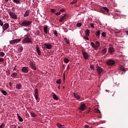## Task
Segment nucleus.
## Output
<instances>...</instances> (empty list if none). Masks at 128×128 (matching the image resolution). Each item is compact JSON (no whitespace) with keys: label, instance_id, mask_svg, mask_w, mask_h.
Here are the masks:
<instances>
[{"label":"nucleus","instance_id":"f257e3e1","mask_svg":"<svg viewBox=\"0 0 128 128\" xmlns=\"http://www.w3.org/2000/svg\"><path fill=\"white\" fill-rule=\"evenodd\" d=\"M32 24V22L30 20H24L21 23H20L19 24L20 26H25V28H30Z\"/></svg>","mask_w":128,"mask_h":128},{"label":"nucleus","instance_id":"f03ea898","mask_svg":"<svg viewBox=\"0 0 128 128\" xmlns=\"http://www.w3.org/2000/svg\"><path fill=\"white\" fill-rule=\"evenodd\" d=\"M22 42L23 44H32V38H29L28 36L26 35L25 38L23 39Z\"/></svg>","mask_w":128,"mask_h":128},{"label":"nucleus","instance_id":"7ed1b4c3","mask_svg":"<svg viewBox=\"0 0 128 128\" xmlns=\"http://www.w3.org/2000/svg\"><path fill=\"white\" fill-rule=\"evenodd\" d=\"M82 52L84 60H88L90 58V55H88L87 52H84V50H82Z\"/></svg>","mask_w":128,"mask_h":128},{"label":"nucleus","instance_id":"20e7f679","mask_svg":"<svg viewBox=\"0 0 128 128\" xmlns=\"http://www.w3.org/2000/svg\"><path fill=\"white\" fill-rule=\"evenodd\" d=\"M20 42V39H15L14 40H11L9 41L10 44H14L18 42Z\"/></svg>","mask_w":128,"mask_h":128},{"label":"nucleus","instance_id":"39448f33","mask_svg":"<svg viewBox=\"0 0 128 128\" xmlns=\"http://www.w3.org/2000/svg\"><path fill=\"white\" fill-rule=\"evenodd\" d=\"M44 50H46V48H47V50H51L52 46L51 45V44L46 43L44 44Z\"/></svg>","mask_w":128,"mask_h":128},{"label":"nucleus","instance_id":"423d86ee","mask_svg":"<svg viewBox=\"0 0 128 128\" xmlns=\"http://www.w3.org/2000/svg\"><path fill=\"white\" fill-rule=\"evenodd\" d=\"M114 64H116V62H114V60H108V62H106L107 66H114Z\"/></svg>","mask_w":128,"mask_h":128},{"label":"nucleus","instance_id":"0eeeda50","mask_svg":"<svg viewBox=\"0 0 128 128\" xmlns=\"http://www.w3.org/2000/svg\"><path fill=\"white\" fill-rule=\"evenodd\" d=\"M34 98L36 100H38V88H36L34 91Z\"/></svg>","mask_w":128,"mask_h":128},{"label":"nucleus","instance_id":"6e6552de","mask_svg":"<svg viewBox=\"0 0 128 128\" xmlns=\"http://www.w3.org/2000/svg\"><path fill=\"white\" fill-rule=\"evenodd\" d=\"M78 110L84 112V110H86V106L85 104H82L78 108Z\"/></svg>","mask_w":128,"mask_h":128},{"label":"nucleus","instance_id":"1a4fd4ad","mask_svg":"<svg viewBox=\"0 0 128 128\" xmlns=\"http://www.w3.org/2000/svg\"><path fill=\"white\" fill-rule=\"evenodd\" d=\"M104 70L102 68V67L98 66L97 67V72H98V74L99 76H100L102 74V72Z\"/></svg>","mask_w":128,"mask_h":128},{"label":"nucleus","instance_id":"9d476101","mask_svg":"<svg viewBox=\"0 0 128 128\" xmlns=\"http://www.w3.org/2000/svg\"><path fill=\"white\" fill-rule=\"evenodd\" d=\"M22 72L24 74H28V67L24 66L22 68Z\"/></svg>","mask_w":128,"mask_h":128},{"label":"nucleus","instance_id":"9b49d317","mask_svg":"<svg viewBox=\"0 0 128 128\" xmlns=\"http://www.w3.org/2000/svg\"><path fill=\"white\" fill-rule=\"evenodd\" d=\"M9 14L10 16L12 18H14L15 20H16L18 18V16H16V14L12 12H10L9 13Z\"/></svg>","mask_w":128,"mask_h":128},{"label":"nucleus","instance_id":"f8f14e48","mask_svg":"<svg viewBox=\"0 0 128 128\" xmlns=\"http://www.w3.org/2000/svg\"><path fill=\"white\" fill-rule=\"evenodd\" d=\"M8 26H10V25L8 23H6L2 26V30L4 32V30H6L8 28Z\"/></svg>","mask_w":128,"mask_h":128},{"label":"nucleus","instance_id":"ddd939ff","mask_svg":"<svg viewBox=\"0 0 128 128\" xmlns=\"http://www.w3.org/2000/svg\"><path fill=\"white\" fill-rule=\"evenodd\" d=\"M108 52L110 54H112L114 52V47H110L108 49Z\"/></svg>","mask_w":128,"mask_h":128},{"label":"nucleus","instance_id":"4468645a","mask_svg":"<svg viewBox=\"0 0 128 128\" xmlns=\"http://www.w3.org/2000/svg\"><path fill=\"white\" fill-rule=\"evenodd\" d=\"M67 15L66 14H64L63 16L60 18V19L59 20L60 22H62L66 18Z\"/></svg>","mask_w":128,"mask_h":128},{"label":"nucleus","instance_id":"2eb2a0df","mask_svg":"<svg viewBox=\"0 0 128 128\" xmlns=\"http://www.w3.org/2000/svg\"><path fill=\"white\" fill-rule=\"evenodd\" d=\"M36 50L38 56H42V52L40 50V47L38 46V45L36 46Z\"/></svg>","mask_w":128,"mask_h":128},{"label":"nucleus","instance_id":"dca6fc26","mask_svg":"<svg viewBox=\"0 0 128 128\" xmlns=\"http://www.w3.org/2000/svg\"><path fill=\"white\" fill-rule=\"evenodd\" d=\"M102 12H103V14H104V10L107 12H110V10H108V8L106 7H102Z\"/></svg>","mask_w":128,"mask_h":128},{"label":"nucleus","instance_id":"f3484780","mask_svg":"<svg viewBox=\"0 0 128 128\" xmlns=\"http://www.w3.org/2000/svg\"><path fill=\"white\" fill-rule=\"evenodd\" d=\"M95 44H96L95 45L96 50H98V48H100V42H98V41H96Z\"/></svg>","mask_w":128,"mask_h":128},{"label":"nucleus","instance_id":"a211bd4d","mask_svg":"<svg viewBox=\"0 0 128 128\" xmlns=\"http://www.w3.org/2000/svg\"><path fill=\"white\" fill-rule=\"evenodd\" d=\"M16 90H22V84L20 83L16 84Z\"/></svg>","mask_w":128,"mask_h":128},{"label":"nucleus","instance_id":"6ab92c4d","mask_svg":"<svg viewBox=\"0 0 128 128\" xmlns=\"http://www.w3.org/2000/svg\"><path fill=\"white\" fill-rule=\"evenodd\" d=\"M30 66H31L32 68L34 70H36V64H34L32 63H31L30 64Z\"/></svg>","mask_w":128,"mask_h":128},{"label":"nucleus","instance_id":"aec40b11","mask_svg":"<svg viewBox=\"0 0 128 128\" xmlns=\"http://www.w3.org/2000/svg\"><path fill=\"white\" fill-rule=\"evenodd\" d=\"M30 15V10H27L26 11L24 16V18H26V16H28Z\"/></svg>","mask_w":128,"mask_h":128},{"label":"nucleus","instance_id":"412c9836","mask_svg":"<svg viewBox=\"0 0 128 128\" xmlns=\"http://www.w3.org/2000/svg\"><path fill=\"white\" fill-rule=\"evenodd\" d=\"M11 76H12V78H18V73L14 72V73H12V74L11 75Z\"/></svg>","mask_w":128,"mask_h":128},{"label":"nucleus","instance_id":"4be33fe9","mask_svg":"<svg viewBox=\"0 0 128 128\" xmlns=\"http://www.w3.org/2000/svg\"><path fill=\"white\" fill-rule=\"evenodd\" d=\"M17 116L18 118V120L20 122H24V119L18 114H17Z\"/></svg>","mask_w":128,"mask_h":128},{"label":"nucleus","instance_id":"5701e85b","mask_svg":"<svg viewBox=\"0 0 128 128\" xmlns=\"http://www.w3.org/2000/svg\"><path fill=\"white\" fill-rule=\"evenodd\" d=\"M74 98H76V99H77V100L80 99V95L76 94V93H74Z\"/></svg>","mask_w":128,"mask_h":128},{"label":"nucleus","instance_id":"b1692460","mask_svg":"<svg viewBox=\"0 0 128 128\" xmlns=\"http://www.w3.org/2000/svg\"><path fill=\"white\" fill-rule=\"evenodd\" d=\"M53 98L56 100H58V96L54 93H53Z\"/></svg>","mask_w":128,"mask_h":128},{"label":"nucleus","instance_id":"393cba45","mask_svg":"<svg viewBox=\"0 0 128 128\" xmlns=\"http://www.w3.org/2000/svg\"><path fill=\"white\" fill-rule=\"evenodd\" d=\"M107 50L106 48H104L102 50V54H106Z\"/></svg>","mask_w":128,"mask_h":128},{"label":"nucleus","instance_id":"a878e982","mask_svg":"<svg viewBox=\"0 0 128 128\" xmlns=\"http://www.w3.org/2000/svg\"><path fill=\"white\" fill-rule=\"evenodd\" d=\"M100 30H98L96 32V36L98 38H100Z\"/></svg>","mask_w":128,"mask_h":128},{"label":"nucleus","instance_id":"bb28decb","mask_svg":"<svg viewBox=\"0 0 128 128\" xmlns=\"http://www.w3.org/2000/svg\"><path fill=\"white\" fill-rule=\"evenodd\" d=\"M30 115L31 116H32V118H36V116H38V115H36V114L34 112H30Z\"/></svg>","mask_w":128,"mask_h":128},{"label":"nucleus","instance_id":"cd10ccee","mask_svg":"<svg viewBox=\"0 0 128 128\" xmlns=\"http://www.w3.org/2000/svg\"><path fill=\"white\" fill-rule=\"evenodd\" d=\"M120 69L122 72H126V68H124V67L122 66H120Z\"/></svg>","mask_w":128,"mask_h":128},{"label":"nucleus","instance_id":"c85d7f7f","mask_svg":"<svg viewBox=\"0 0 128 128\" xmlns=\"http://www.w3.org/2000/svg\"><path fill=\"white\" fill-rule=\"evenodd\" d=\"M13 2H14V4H20V0H13Z\"/></svg>","mask_w":128,"mask_h":128},{"label":"nucleus","instance_id":"c756f323","mask_svg":"<svg viewBox=\"0 0 128 128\" xmlns=\"http://www.w3.org/2000/svg\"><path fill=\"white\" fill-rule=\"evenodd\" d=\"M44 32L45 34H48V26H44Z\"/></svg>","mask_w":128,"mask_h":128},{"label":"nucleus","instance_id":"7c9ffc66","mask_svg":"<svg viewBox=\"0 0 128 128\" xmlns=\"http://www.w3.org/2000/svg\"><path fill=\"white\" fill-rule=\"evenodd\" d=\"M23 48L22 46H19L18 47V52H22Z\"/></svg>","mask_w":128,"mask_h":128},{"label":"nucleus","instance_id":"2f4dec72","mask_svg":"<svg viewBox=\"0 0 128 128\" xmlns=\"http://www.w3.org/2000/svg\"><path fill=\"white\" fill-rule=\"evenodd\" d=\"M86 36H90V30L88 29L86 30L85 31Z\"/></svg>","mask_w":128,"mask_h":128},{"label":"nucleus","instance_id":"473e14b6","mask_svg":"<svg viewBox=\"0 0 128 128\" xmlns=\"http://www.w3.org/2000/svg\"><path fill=\"white\" fill-rule=\"evenodd\" d=\"M1 92L2 94H3L4 96H6V94H8V92H6V91L4 90H2Z\"/></svg>","mask_w":128,"mask_h":128},{"label":"nucleus","instance_id":"72a5a7b5","mask_svg":"<svg viewBox=\"0 0 128 128\" xmlns=\"http://www.w3.org/2000/svg\"><path fill=\"white\" fill-rule=\"evenodd\" d=\"M68 62H70V60L68 58H64V62H65V64H68Z\"/></svg>","mask_w":128,"mask_h":128},{"label":"nucleus","instance_id":"f704fd0d","mask_svg":"<svg viewBox=\"0 0 128 128\" xmlns=\"http://www.w3.org/2000/svg\"><path fill=\"white\" fill-rule=\"evenodd\" d=\"M90 44H91L92 46V48H94V50H96V44H94V42H91Z\"/></svg>","mask_w":128,"mask_h":128},{"label":"nucleus","instance_id":"c9c22d12","mask_svg":"<svg viewBox=\"0 0 128 128\" xmlns=\"http://www.w3.org/2000/svg\"><path fill=\"white\" fill-rule=\"evenodd\" d=\"M78 0H74L72 2L70 3V4H76Z\"/></svg>","mask_w":128,"mask_h":128},{"label":"nucleus","instance_id":"e433bc0d","mask_svg":"<svg viewBox=\"0 0 128 128\" xmlns=\"http://www.w3.org/2000/svg\"><path fill=\"white\" fill-rule=\"evenodd\" d=\"M90 68H91V70H96V68H94V66L92 64L90 65Z\"/></svg>","mask_w":128,"mask_h":128},{"label":"nucleus","instance_id":"4c0bfd02","mask_svg":"<svg viewBox=\"0 0 128 128\" xmlns=\"http://www.w3.org/2000/svg\"><path fill=\"white\" fill-rule=\"evenodd\" d=\"M24 30L25 32H30V28H24Z\"/></svg>","mask_w":128,"mask_h":128},{"label":"nucleus","instance_id":"58836bf2","mask_svg":"<svg viewBox=\"0 0 128 128\" xmlns=\"http://www.w3.org/2000/svg\"><path fill=\"white\" fill-rule=\"evenodd\" d=\"M94 112H96L98 113V114H100V110H98V108H96V109H95V110H94Z\"/></svg>","mask_w":128,"mask_h":128},{"label":"nucleus","instance_id":"ea45409f","mask_svg":"<svg viewBox=\"0 0 128 128\" xmlns=\"http://www.w3.org/2000/svg\"><path fill=\"white\" fill-rule=\"evenodd\" d=\"M78 28H80V26H82V23L80 22H78V23H77L76 24V25Z\"/></svg>","mask_w":128,"mask_h":128},{"label":"nucleus","instance_id":"a19ab883","mask_svg":"<svg viewBox=\"0 0 128 128\" xmlns=\"http://www.w3.org/2000/svg\"><path fill=\"white\" fill-rule=\"evenodd\" d=\"M56 84H62V81L60 80V79H59L56 81Z\"/></svg>","mask_w":128,"mask_h":128},{"label":"nucleus","instance_id":"79ce46f5","mask_svg":"<svg viewBox=\"0 0 128 128\" xmlns=\"http://www.w3.org/2000/svg\"><path fill=\"white\" fill-rule=\"evenodd\" d=\"M56 126H57L58 128H62V126H62L60 124H57Z\"/></svg>","mask_w":128,"mask_h":128},{"label":"nucleus","instance_id":"37998d69","mask_svg":"<svg viewBox=\"0 0 128 128\" xmlns=\"http://www.w3.org/2000/svg\"><path fill=\"white\" fill-rule=\"evenodd\" d=\"M64 40H65L66 42V43L67 44H70V42L68 40V38H64Z\"/></svg>","mask_w":128,"mask_h":128},{"label":"nucleus","instance_id":"c03bdc74","mask_svg":"<svg viewBox=\"0 0 128 128\" xmlns=\"http://www.w3.org/2000/svg\"><path fill=\"white\" fill-rule=\"evenodd\" d=\"M90 26L92 28H94V24L90 23Z\"/></svg>","mask_w":128,"mask_h":128},{"label":"nucleus","instance_id":"a18cd8bd","mask_svg":"<svg viewBox=\"0 0 128 128\" xmlns=\"http://www.w3.org/2000/svg\"><path fill=\"white\" fill-rule=\"evenodd\" d=\"M0 56H4V52H0Z\"/></svg>","mask_w":128,"mask_h":128},{"label":"nucleus","instance_id":"49530a36","mask_svg":"<svg viewBox=\"0 0 128 128\" xmlns=\"http://www.w3.org/2000/svg\"><path fill=\"white\" fill-rule=\"evenodd\" d=\"M0 26H4V22H2V20L0 19Z\"/></svg>","mask_w":128,"mask_h":128},{"label":"nucleus","instance_id":"de8ad7c7","mask_svg":"<svg viewBox=\"0 0 128 128\" xmlns=\"http://www.w3.org/2000/svg\"><path fill=\"white\" fill-rule=\"evenodd\" d=\"M4 58H0V62H4Z\"/></svg>","mask_w":128,"mask_h":128},{"label":"nucleus","instance_id":"09e8293b","mask_svg":"<svg viewBox=\"0 0 128 128\" xmlns=\"http://www.w3.org/2000/svg\"><path fill=\"white\" fill-rule=\"evenodd\" d=\"M102 36L106 37V32H102Z\"/></svg>","mask_w":128,"mask_h":128},{"label":"nucleus","instance_id":"8fccbe9b","mask_svg":"<svg viewBox=\"0 0 128 128\" xmlns=\"http://www.w3.org/2000/svg\"><path fill=\"white\" fill-rule=\"evenodd\" d=\"M54 34L56 35V36H58V31L55 30L54 32Z\"/></svg>","mask_w":128,"mask_h":128},{"label":"nucleus","instance_id":"3c124183","mask_svg":"<svg viewBox=\"0 0 128 128\" xmlns=\"http://www.w3.org/2000/svg\"><path fill=\"white\" fill-rule=\"evenodd\" d=\"M4 124H2L0 126V128H4Z\"/></svg>","mask_w":128,"mask_h":128},{"label":"nucleus","instance_id":"603ef678","mask_svg":"<svg viewBox=\"0 0 128 128\" xmlns=\"http://www.w3.org/2000/svg\"><path fill=\"white\" fill-rule=\"evenodd\" d=\"M56 16H60V12H58L55 13Z\"/></svg>","mask_w":128,"mask_h":128},{"label":"nucleus","instance_id":"864d4df0","mask_svg":"<svg viewBox=\"0 0 128 128\" xmlns=\"http://www.w3.org/2000/svg\"><path fill=\"white\" fill-rule=\"evenodd\" d=\"M64 9H61L60 10V12H64Z\"/></svg>","mask_w":128,"mask_h":128},{"label":"nucleus","instance_id":"5fc2aeb1","mask_svg":"<svg viewBox=\"0 0 128 128\" xmlns=\"http://www.w3.org/2000/svg\"><path fill=\"white\" fill-rule=\"evenodd\" d=\"M64 82L66 81V75L64 74V77H63Z\"/></svg>","mask_w":128,"mask_h":128},{"label":"nucleus","instance_id":"6e6d98bb","mask_svg":"<svg viewBox=\"0 0 128 128\" xmlns=\"http://www.w3.org/2000/svg\"><path fill=\"white\" fill-rule=\"evenodd\" d=\"M51 12H52L54 13V12H56V10H54V9H51Z\"/></svg>","mask_w":128,"mask_h":128},{"label":"nucleus","instance_id":"4d7b16f0","mask_svg":"<svg viewBox=\"0 0 128 128\" xmlns=\"http://www.w3.org/2000/svg\"><path fill=\"white\" fill-rule=\"evenodd\" d=\"M10 70H8V71H6V73L7 74H10Z\"/></svg>","mask_w":128,"mask_h":128},{"label":"nucleus","instance_id":"13d9d810","mask_svg":"<svg viewBox=\"0 0 128 128\" xmlns=\"http://www.w3.org/2000/svg\"><path fill=\"white\" fill-rule=\"evenodd\" d=\"M84 128H90V126H89L88 125L86 124V125L84 126Z\"/></svg>","mask_w":128,"mask_h":128},{"label":"nucleus","instance_id":"bf43d9fd","mask_svg":"<svg viewBox=\"0 0 128 128\" xmlns=\"http://www.w3.org/2000/svg\"><path fill=\"white\" fill-rule=\"evenodd\" d=\"M84 38L87 40H90V38H88V37H84Z\"/></svg>","mask_w":128,"mask_h":128},{"label":"nucleus","instance_id":"052dcab7","mask_svg":"<svg viewBox=\"0 0 128 128\" xmlns=\"http://www.w3.org/2000/svg\"><path fill=\"white\" fill-rule=\"evenodd\" d=\"M9 86H12V82H9Z\"/></svg>","mask_w":128,"mask_h":128},{"label":"nucleus","instance_id":"680f3d73","mask_svg":"<svg viewBox=\"0 0 128 128\" xmlns=\"http://www.w3.org/2000/svg\"><path fill=\"white\" fill-rule=\"evenodd\" d=\"M90 112V110H88L86 112V114H88Z\"/></svg>","mask_w":128,"mask_h":128},{"label":"nucleus","instance_id":"e2e57ef3","mask_svg":"<svg viewBox=\"0 0 128 128\" xmlns=\"http://www.w3.org/2000/svg\"><path fill=\"white\" fill-rule=\"evenodd\" d=\"M124 32H126L127 36H128V31L125 30Z\"/></svg>","mask_w":128,"mask_h":128},{"label":"nucleus","instance_id":"0e129e2a","mask_svg":"<svg viewBox=\"0 0 128 128\" xmlns=\"http://www.w3.org/2000/svg\"><path fill=\"white\" fill-rule=\"evenodd\" d=\"M67 68L68 70H70V66H67V68Z\"/></svg>","mask_w":128,"mask_h":128},{"label":"nucleus","instance_id":"69168bd1","mask_svg":"<svg viewBox=\"0 0 128 128\" xmlns=\"http://www.w3.org/2000/svg\"><path fill=\"white\" fill-rule=\"evenodd\" d=\"M37 34L38 36V35L40 34V32H37V34Z\"/></svg>","mask_w":128,"mask_h":128},{"label":"nucleus","instance_id":"338daca9","mask_svg":"<svg viewBox=\"0 0 128 128\" xmlns=\"http://www.w3.org/2000/svg\"><path fill=\"white\" fill-rule=\"evenodd\" d=\"M5 2H8V0H4Z\"/></svg>","mask_w":128,"mask_h":128},{"label":"nucleus","instance_id":"774afa93","mask_svg":"<svg viewBox=\"0 0 128 128\" xmlns=\"http://www.w3.org/2000/svg\"><path fill=\"white\" fill-rule=\"evenodd\" d=\"M18 128H22L20 126H18Z\"/></svg>","mask_w":128,"mask_h":128}]
</instances>
